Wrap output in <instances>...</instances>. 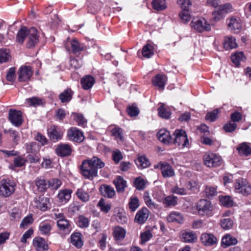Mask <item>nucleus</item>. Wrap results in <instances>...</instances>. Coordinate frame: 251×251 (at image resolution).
<instances>
[{
  "label": "nucleus",
  "mask_w": 251,
  "mask_h": 251,
  "mask_svg": "<svg viewBox=\"0 0 251 251\" xmlns=\"http://www.w3.org/2000/svg\"><path fill=\"white\" fill-rule=\"evenodd\" d=\"M167 77L166 75L160 74L157 75L152 79L153 84L161 89H164Z\"/></svg>",
  "instance_id": "18"
},
{
  "label": "nucleus",
  "mask_w": 251,
  "mask_h": 251,
  "mask_svg": "<svg viewBox=\"0 0 251 251\" xmlns=\"http://www.w3.org/2000/svg\"><path fill=\"white\" fill-rule=\"evenodd\" d=\"M116 220L121 224H124L127 223V218L125 213L123 211H119L116 215Z\"/></svg>",
  "instance_id": "58"
},
{
  "label": "nucleus",
  "mask_w": 251,
  "mask_h": 251,
  "mask_svg": "<svg viewBox=\"0 0 251 251\" xmlns=\"http://www.w3.org/2000/svg\"><path fill=\"white\" fill-rule=\"evenodd\" d=\"M246 57L243 52H236L231 56V61L237 66L240 65L241 61H244L246 60Z\"/></svg>",
  "instance_id": "35"
},
{
  "label": "nucleus",
  "mask_w": 251,
  "mask_h": 251,
  "mask_svg": "<svg viewBox=\"0 0 251 251\" xmlns=\"http://www.w3.org/2000/svg\"><path fill=\"white\" fill-rule=\"evenodd\" d=\"M72 52L75 54L79 53L84 49L83 44L80 43L76 39H73L70 43Z\"/></svg>",
  "instance_id": "27"
},
{
  "label": "nucleus",
  "mask_w": 251,
  "mask_h": 251,
  "mask_svg": "<svg viewBox=\"0 0 251 251\" xmlns=\"http://www.w3.org/2000/svg\"><path fill=\"white\" fill-rule=\"evenodd\" d=\"M237 243V240L229 234H226L222 239V244L225 247H227L232 245H235Z\"/></svg>",
  "instance_id": "30"
},
{
  "label": "nucleus",
  "mask_w": 251,
  "mask_h": 251,
  "mask_svg": "<svg viewBox=\"0 0 251 251\" xmlns=\"http://www.w3.org/2000/svg\"><path fill=\"white\" fill-rule=\"evenodd\" d=\"M196 238V235L193 231L185 232L182 234V239L185 242H193Z\"/></svg>",
  "instance_id": "45"
},
{
  "label": "nucleus",
  "mask_w": 251,
  "mask_h": 251,
  "mask_svg": "<svg viewBox=\"0 0 251 251\" xmlns=\"http://www.w3.org/2000/svg\"><path fill=\"white\" fill-rule=\"evenodd\" d=\"M177 3L180 6L182 10L189 9L192 5L190 0H177Z\"/></svg>",
  "instance_id": "61"
},
{
  "label": "nucleus",
  "mask_w": 251,
  "mask_h": 251,
  "mask_svg": "<svg viewBox=\"0 0 251 251\" xmlns=\"http://www.w3.org/2000/svg\"><path fill=\"white\" fill-rule=\"evenodd\" d=\"M33 75V71L29 66H22L18 72V81L20 82H27L30 80Z\"/></svg>",
  "instance_id": "7"
},
{
  "label": "nucleus",
  "mask_w": 251,
  "mask_h": 251,
  "mask_svg": "<svg viewBox=\"0 0 251 251\" xmlns=\"http://www.w3.org/2000/svg\"><path fill=\"white\" fill-rule=\"evenodd\" d=\"M214 206L211 201L205 200V216L211 217L213 215Z\"/></svg>",
  "instance_id": "46"
},
{
  "label": "nucleus",
  "mask_w": 251,
  "mask_h": 251,
  "mask_svg": "<svg viewBox=\"0 0 251 251\" xmlns=\"http://www.w3.org/2000/svg\"><path fill=\"white\" fill-rule=\"evenodd\" d=\"M112 235L116 242L122 241L126 237V231L123 227L117 226L113 227Z\"/></svg>",
  "instance_id": "13"
},
{
  "label": "nucleus",
  "mask_w": 251,
  "mask_h": 251,
  "mask_svg": "<svg viewBox=\"0 0 251 251\" xmlns=\"http://www.w3.org/2000/svg\"><path fill=\"white\" fill-rule=\"evenodd\" d=\"M219 111L218 109H215L212 111L207 113L205 120L209 121L211 122L215 121L218 117Z\"/></svg>",
  "instance_id": "49"
},
{
  "label": "nucleus",
  "mask_w": 251,
  "mask_h": 251,
  "mask_svg": "<svg viewBox=\"0 0 251 251\" xmlns=\"http://www.w3.org/2000/svg\"><path fill=\"white\" fill-rule=\"evenodd\" d=\"M135 161L138 168H146L150 165V161L145 155L139 156Z\"/></svg>",
  "instance_id": "33"
},
{
  "label": "nucleus",
  "mask_w": 251,
  "mask_h": 251,
  "mask_svg": "<svg viewBox=\"0 0 251 251\" xmlns=\"http://www.w3.org/2000/svg\"><path fill=\"white\" fill-rule=\"evenodd\" d=\"M67 136L70 140L77 143H81L84 139L83 133L76 127H71L68 131Z\"/></svg>",
  "instance_id": "9"
},
{
  "label": "nucleus",
  "mask_w": 251,
  "mask_h": 251,
  "mask_svg": "<svg viewBox=\"0 0 251 251\" xmlns=\"http://www.w3.org/2000/svg\"><path fill=\"white\" fill-rule=\"evenodd\" d=\"M104 163L97 156L84 160L80 166L81 174L86 179L92 180L98 176V170L103 168Z\"/></svg>",
  "instance_id": "1"
},
{
  "label": "nucleus",
  "mask_w": 251,
  "mask_h": 251,
  "mask_svg": "<svg viewBox=\"0 0 251 251\" xmlns=\"http://www.w3.org/2000/svg\"><path fill=\"white\" fill-rule=\"evenodd\" d=\"M48 134L50 140L53 142H56L62 138V134L57 126H50L48 129Z\"/></svg>",
  "instance_id": "12"
},
{
  "label": "nucleus",
  "mask_w": 251,
  "mask_h": 251,
  "mask_svg": "<svg viewBox=\"0 0 251 251\" xmlns=\"http://www.w3.org/2000/svg\"><path fill=\"white\" fill-rule=\"evenodd\" d=\"M10 57V51L7 49L0 50V63L8 61Z\"/></svg>",
  "instance_id": "55"
},
{
  "label": "nucleus",
  "mask_w": 251,
  "mask_h": 251,
  "mask_svg": "<svg viewBox=\"0 0 251 251\" xmlns=\"http://www.w3.org/2000/svg\"><path fill=\"white\" fill-rule=\"evenodd\" d=\"M237 127V125L236 123L229 122L224 126L223 128L226 132H232L236 129Z\"/></svg>",
  "instance_id": "59"
},
{
  "label": "nucleus",
  "mask_w": 251,
  "mask_h": 251,
  "mask_svg": "<svg viewBox=\"0 0 251 251\" xmlns=\"http://www.w3.org/2000/svg\"><path fill=\"white\" fill-rule=\"evenodd\" d=\"M195 209L197 212H194L195 213H197L199 215L203 216L204 215V200L202 199L200 200L196 204Z\"/></svg>",
  "instance_id": "57"
},
{
  "label": "nucleus",
  "mask_w": 251,
  "mask_h": 251,
  "mask_svg": "<svg viewBox=\"0 0 251 251\" xmlns=\"http://www.w3.org/2000/svg\"><path fill=\"white\" fill-rule=\"evenodd\" d=\"M237 44L236 39L232 36L225 37L224 43V47L226 50L236 48Z\"/></svg>",
  "instance_id": "26"
},
{
  "label": "nucleus",
  "mask_w": 251,
  "mask_h": 251,
  "mask_svg": "<svg viewBox=\"0 0 251 251\" xmlns=\"http://www.w3.org/2000/svg\"><path fill=\"white\" fill-rule=\"evenodd\" d=\"M167 220L169 222L181 223L183 220V218L180 213L174 212L169 215L167 217Z\"/></svg>",
  "instance_id": "37"
},
{
  "label": "nucleus",
  "mask_w": 251,
  "mask_h": 251,
  "mask_svg": "<svg viewBox=\"0 0 251 251\" xmlns=\"http://www.w3.org/2000/svg\"><path fill=\"white\" fill-rule=\"evenodd\" d=\"M26 39V47L28 49L34 47L39 42V35L37 30L34 27L28 28L25 26H21L16 36V42L20 44H23Z\"/></svg>",
  "instance_id": "2"
},
{
  "label": "nucleus",
  "mask_w": 251,
  "mask_h": 251,
  "mask_svg": "<svg viewBox=\"0 0 251 251\" xmlns=\"http://www.w3.org/2000/svg\"><path fill=\"white\" fill-rule=\"evenodd\" d=\"M160 170L164 177H170L175 176V172L172 167L167 162L160 164Z\"/></svg>",
  "instance_id": "16"
},
{
  "label": "nucleus",
  "mask_w": 251,
  "mask_h": 251,
  "mask_svg": "<svg viewBox=\"0 0 251 251\" xmlns=\"http://www.w3.org/2000/svg\"><path fill=\"white\" fill-rule=\"evenodd\" d=\"M191 25L198 31L202 32L204 31V26L203 25L201 20L195 18L191 23Z\"/></svg>",
  "instance_id": "43"
},
{
  "label": "nucleus",
  "mask_w": 251,
  "mask_h": 251,
  "mask_svg": "<svg viewBox=\"0 0 251 251\" xmlns=\"http://www.w3.org/2000/svg\"><path fill=\"white\" fill-rule=\"evenodd\" d=\"M172 143L182 148L187 147L189 144V140L186 132L182 129H176L173 134Z\"/></svg>",
  "instance_id": "4"
},
{
  "label": "nucleus",
  "mask_w": 251,
  "mask_h": 251,
  "mask_svg": "<svg viewBox=\"0 0 251 251\" xmlns=\"http://www.w3.org/2000/svg\"><path fill=\"white\" fill-rule=\"evenodd\" d=\"M95 83L94 78L91 75H86L81 79L82 88L85 90L90 89Z\"/></svg>",
  "instance_id": "25"
},
{
  "label": "nucleus",
  "mask_w": 251,
  "mask_h": 251,
  "mask_svg": "<svg viewBox=\"0 0 251 251\" xmlns=\"http://www.w3.org/2000/svg\"><path fill=\"white\" fill-rule=\"evenodd\" d=\"M242 23L240 19L231 18L228 24V26L230 30L234 33H237L240 32L242 28Z\"/></svg>",
  "instance_id": "22"
},
{
  "label": "nucleus",
  "mask_w": 251,
  "mask_h": 251,
  "mask_svg": "<svg viewBox=\"0 0 251 251\" xmlns=\"http://www.w3.org/2000/svg\"><path fill=\"white\" fill-rule=\"evenodd\" d=\"M73 91L70 88H67L59 95V99L62 103L68 102L72 99Z\"/></svg>",
  "instance_id": "24"
},
{
  "label": "nucleus",
  "mask_w": 251,
  "mask_h": 251,
  "mask_svg": "<svg viewBox=\"0 0 251 251\" xmlns=\"http://www.w3.org/2000/svg\"><path fill=\"white\" fill-rule=\"evenodd\" d=\"M27 102L30 106H38L43 105L45 101L43 99L37 97H33L26 99Z\"/></svg>",
  "instance_id": "50"
},
{
  "label": "nucleus",
  "mask_w": 251,
  "mask_h": 251,
  "mask_svg": "<svg viewBox=\"0 0 251 251\" xmlns=\"http://www.w3.org/2000/svg\"><path fill=\"white\" fill-rule=\"evenodd\" d=\"M158 113L160 117L165 119H170L171 115L170 111L164 107V104L163 103H160V106L158 108Z\"/></svg>",
  "instance_id": "36"
},
{
  "label": "nucleus",
  "mask_w": 251,
  "mask_h": 251,
  "mask_svg": "<svg viewBox=\"0 0 251 251\" xmlns=\"http://www.w3.org/2000/svg\"><path fill=\"white\" fill-rule=\"evenodd\" d=\"M237 150L241 155L247 156L251 154V148L246 143L241 145L237 148Z\"/></svg>",
  "instance_id": "39"
},
{
  "label": "nucleus",
  "mask_w": 251,
  "mask_h": 251,
  "mask_svg": "<svg viewBox=\"0 0 251 251\" xmlns=\"http://www.w3.org/2000/svg\"><path fill=\"white\" fill-rule=\"evenodd\" d=\"M147 182L141 177L135 178L134 181V185L136 189L138 190H143L146 186Z\"/></svg>",
  "instance_id": "51"
},
{
  "label": "nucleus",
  "mask_w": 251,
  "mask_h": 251,
  "mask_svg": "<svg viewBox=\"0 0 251 251\" xmlns=\"http://www.w3.org/2000/svg\"><path fill=\"white\" fill-rule=\"evenodd\" d=\"M33 245L38 251H45L48 250V245L44 239L38 237L33 239Z\"/></svg>",
  "instance_id": "17"
},
{
  "label": "nucleus",
  "mask_w": 251,
  "mask_h": 251,
  "mask_svg": "<svg viewBox=\"0 0 251 251\" xmlns=\"http://www.w3.org/2000/svg\"><path fill=\"white\" fill-rule=\"evenodd\" d=\"M142 54L145 58H151L154 54V47L150 44H146L142 49Z\"/></svg>",
  "instance_id": "28"
},
{
  "label": "nucleus",
  "mask_w": 251,
  "mask_h": 251,
  "mask_svg": "<svg viewBox=\"0 0 251 251\" xmlns=\"http://www.w3.org/2000/svg\"><path fill=\"white\" fill-rule=\"evenodd\" d=\"M220 199L222 204L227 207H231L233 205V201L232 197L229 196H222Z\"/></svg>",
  "instance_id": "52"
},
{
  "label": "nucleus",
  "mask_w": 251,
  "mask_h": 251,
  "mask_svg": "<svg viewBox=\"0 0 251 251\" xmlns=\"http://www.w3.org/2000/svg\"><path fill=\"white\" fill-rule=\"evenodd\" d=\"M72 152V147L68 144H60L55 149L56 153L60 157L70 156Z\"/></svg>",
  "instance_id": "10"
},
{
  "label": "nucleus",
  "mask_w": 251,
  "mask_h": 251,
  "mask_svg": "<svg viewBox=\"0 0 251 251\" xmlns=\"http://www.w3.org/2000/svg\"><path fill=\"white\" fill-rule=\"evenodd\" d=\"M71 243L78 249L81 248L83 245V242L81 238V234L79 232L73 233L71 236Z\"/></svg>",
  "instance_id": "23"
},
{
  "label": "nucleus",
  "mask_w": 251,
  "mask_h": 251,
  "mask_svg": "<svg viewBox=\"0 0 251 251\" xmlns=\"http://www.w3.org/2000/svg\"><path fill=\"white\" fill-rule=\"evenodd\" d=\"M217 242V238L211 233H205V246H212Z\"/></svg>",
  "instance_id": "42"
},
{
  "label": "nucleus",
  "mask_w": 251,
  "mask_h": 251,
  "mask_svg": "<svg viewBox=\"0 0 251 251\" xmlns=\"http://www.w3.org/2000/svg\"><path fill=\"white\" fill-rule=\"evenodd\" d=\"M74 121L77 123V125L82 127H85L87 124V120L83 115L80 113H72Z\"/></svg>",
  "instance_id": "38"
},
{
  "label": "nucleus",
  "mask_w": 251,
  "mask_h": 251,
  "mask_svg": "<svg viewBox=\"0 0 251 251\" xmlns=\"http://www.w3.org/2000/svg\"><path fill=\"white\" fill-rule=\"evenodd\" d=\"M242 119V115L241 113L236 111L231 114L230 120L234 123L239 122Z\"/></svg>",
  "instance_id": "64"
},
{
  "label": "nucleus",
  "mask_w": 251,
  "mask_h": 251,
  "mask_svg": "<svg viewBox=\"0 0 251 251\" xmlns=\"http://www.w3.org/2000/svg\"><path fill=\"white\" fill-rule=\"evenodd\" d=\"M128 207L130 211H135L140 206V202L137 197H131L128 203Z\"/></svg>",
  "instance_id": "40"
},
{
  "label": "nucleus",
  "mask_w": 251,
  "mask_h": 251,
  "mask_svg": "<svg viewBox=\"0 0 251 251\" xmlns=\"http://www.w3.org/2000/svg\"><path fill=\"white\" fill-rule=\"evenodd\" d=\"M157 137L159 141L164 144L172 143L173 138L171 136L170 132L165 129H160L157 133Z\"/></svg>",
  "instance_id": "14"
},
{
  "label": "nucleus",
  "mask_w": 251,
  "mask_h": 251,
  "mask_svg": "<svg viewBox=\"0 0 251 251\" xmlns=\"http://www.w3.org/2000/svg\"><path fill=\"white\" fill-rule=\"evenodd\" d=\"M162 203L165 207L175 206L177 203V198L174 196H168L162 201Z\"/></svg>",
  "instance_id": "29"
},
{
  "label": "nucleus",
  "mask_w": 251,
  "mask_h": 251,
  "mask_svg": "<svg viewBox=\"0 0 251 251\" xmlns=\"http://www.w3.org/2000/svg\"><path fill=\"white\" fill-rule=\"evenodd\" d=\"M149 216V211L146 207L140 209L136 214L134 221L139 224H143L147 221Z\"/></svg>",
  "instance_id": "11"
},
{
  "label": "nucleus",
  "mask_w": 251,
  "mask_h": 251,
  "mask_svg": "<svg viewBox=\"0 0 251 251\" xmlns=\"http://www.w3.org/2000/svg\"><path fill=\"white\" fill-rule=\"evenodd\" d=\"M181 21L183 23H187L191 20V12L189 9L181 10L179 14Z\"/></svg>",
  "instance_id": "44"
},
{
  "label": "nucleus",
  "mask_w": 251,
  "mask_h": 251,
  "mask_svg": "<svg viewBox=\"0 0 251 251\" xmlns=\"http://www.w3.org/2000/svg\"><path fill=\"white\" fill-rule=\"evenodd\" d=\"M15 67L10 68L6 75V80L9 82H13L15 78Z\"/></svg>",
  "instance_id": "60"
},
{
  "label": "nucleus",
  "mask_w": 251,
  "mask_h": 251,
  "mask_svg": "<svg viewBox=\"0 0 251 251\" xmlns=\"http://www.w3.org/2000/svg\"><path fill=\"white\" fill-rule=\"evenodd\" d=\"M205 156V165L208 167H217L223 163L221 157L215 153H209Z\"/></svg>",
  "instance_id": "6"
},
{
  "label": "nucleus",
  "mask_w": 251,
  "mask_h": 251,
  "mask_svg": "<svg viewBox=\"0 0 251 251\" xmlns=\"http://www.w3.org/2000/svg\"><path fill=\"white\" fill-rule=\"evenodd\" d=\"M8 118L12 124L16 126H20L23 122L22 113L20 111L10 109L9 111Z\"/></svg>",
  "instance_id": "8"
},
{
  "label": "nucleus",
  "mask_w": 251,
  "mask_h": 251,
  "mask_svg": "<svg viewBox=\"0 0 251 251\" xmlns=\"http://www.w3.org/2000/svg\"><path fill=\"white\" fill-rule=\"evenodd\" d=\"M151 5L152 8L156 11H162L167 8L166 0H152Z\"/></svg>",
  "instance_id": "31"
},
{
  "label": "nucleus",
  "mask_w": 251,
  "mask_h": 251,
  "mask_svg": "<svg viewBox=\"0 0 251 251\" xmlns=\"http://www.w3.org/2000/svg\"><path fill=\"white\" fill-rule=\"evenodd\" d=\"M33 222V218L31 215H28L24 218L20 224V227L26 228L29 224Z\"/></svg>",
  "instance_id": "62"
},
{
  "label": "nucleus",
  "mask_w": 251,
  "mask_h": 251,
  "mask_svg": "<svg viewBox=\"0 0 251 251\" xmlns=\"http://www.w3.org/2000/svg\"><path fill=\"white\" fill-rule=\"evenodd\" d=\"M77 225L80 227H87L89 225V220L84 216L79 215L78 217Z\"/></svg>",
  "instance_id": "56"
},
{
  "label": "nucleus",
  "mask_w": 251,
  "mask_h": 251,
  "mask_svg": "<svg viewBox=\"0 0 251 251\" xmlns=\"http://www.w3.org/2000/svg\"><path fill=\"white\" fill-rule=\"evenodd\" d=\"M57 225L60 230L66 231L67 232H69L71 230V225L66 219L58 220Z\"/></svg>",
  "instance_id": "34"
},
{
  "label": "nucleus",
  "mask_w": 251,
  "mask_h": 251,
  "mask_svg": "<svg viewBox=\"0 0 251 251\" xmlns=\"http://www.w3.org/2000/svg\"><path fill=\"white\" fill-rule=\"evenodd\" d=\"M76 194L79 200L83 202H86L90 199L89 195L82 189H77Z\"/></svg>",
  "instance_id": "48"
},
{
  "label": "nucleus",
  "mask_w": 251,
  "mask_h": 251,
  "mask_svg": "<svg viewBox=\"0 0 251 251\" xmlns=\"http://www.w3.org/2000/svg\"><path fill=\"white\" fill-rule=\"evenodd\" d=\"M72 190L70 189H61L59 191L57 199L59 202L66 203L71 199Z\"/></svg>",
  "instance_id": "15"
},
{
  "label": "nucleus",
  "mask_w": 251,
  "mask_h": 251,
  "mask_svg": "<svg viewBox=\"0 0 251 251\" xmlns=\"http://www.w3.org/2000/svg\"><path fill=\"white\" fill-rule=\"evenodd\" d=\"M123 158V155L119 150L112 152V159L115 163H118Z\"/></svg>",
  "instance_id": "63"
},
{
  "label": "nucleus",
  "mask_w": 251,
  "mask_h": 251,
  "mask_svg": "<svg viewBox=\"0 0 251 251\" xmlns=\"http://www.w3.org/2000/svg\"><path fill=\"white\" fill-rule=\"evenodd\" d=\"M234 186L236 193L244 196H248L251 193V186L243 178L238 179L234 183Z\"/></svg>",
  "instance_id": "5"
},
{
  "label": "nucleus",
  "mask_w": 251,
  "mask_h": 251,
  "mask_svg": "<svg viewBox=\"0 0 251 251\" xmlns=\"http://www.w3.org/2000/svg\"><path fill=\"white\" fill-rule=\"evenodd\" d=\"M113 183L115 185L117 191L118 193L124 192L127 186L126 181L121 176H118L113 180Z\"/></svg>",
  "instance_id": "20"
},
{
  "label": "nucleus",
  "mask_w": 251,
  "mask_h": 251,
  "mask_svg": "<svg viewBox=\"0 0 251 251\" xmlns=\"http://www.w3.org/2000/svg\"><path fill=\"white\" fill-rule=\"evenodd\" d=\"M127 112L130 117H136L139 114L140 111L136 104H132L127 107Z\"/></svg>",
  "instance_id": "54"
},
{
  "label": "nucleus",
  "mask_w": 251,
  "mask_h": 251,
  "mask_svg": "<svg viewBox=\"0 0 251 251\" xmlns=\"http://www.w3.org/2000/svg\"><path fill=\"white\" fill-rule=\"evenodd\" d=\"M217 194V188L206 186L205 187V197L209 199H211Z\"/></svg>",
  "instance_id": "47"
},
{
  "label": "nucleus",
  "mask_w": 251,
  "mask_h": 251,
  "mask_svg": "<svg viewBox=\"0 0 251 251\" xmlns=\"http://www.w3.org/2000/svg\"><path fill=\"white\" fill-rule=\"evenodd\" d=\"M39 228L41 234L49 235L51 229V226L49 223L42 222L40 224Z\"/></svg>",
  "instance_id": "41"
},
{
  "label": "nucleus",
  "mask_w": 251,
  "mask_h": 251,
  "mask_svg": "<svg viewBox=\"0 0 251 251\" xmlns=\"http://www.w3.org/2000/svg\"><path fill=\"white\" fill-rule=\"evenodd\" d=\"M220 224L223 229L228 230L232 227L233 221L229 218H225L221 220Z\"/></svg>",
  "instance_id": "53"
},
{
  "label": "nucleus",
  "mask_w": 251,
  "mask_h": 251,
  "mask_svg": "<svg viewBox=\"0 0 251 251\" xmlns=\"http://www.w3.org/2000/svg\"><path fill=\"white\" fill-rule=\"evenodd\" d=\"M100 192L104 197L111 198L115 195L114 189L111 186L104 184L100 186Z\"/></svg>",
  "instance_id": "21"
},
{
  "label": "nucleus",
  "mask_w": 251,
  "mask_h": 251,
  "mask_svg": "<svg viewBox=\"0 0 251 251\" xmlns=\"http://www.w3.org/2000/svg\"><path fill=\"white\" fill-rule=\"evenodd\" d=\"M35 184L38 191L40 192H44L49 188V181H47L44 179L37 178L35 180Z\"/></svg>",
  "instance_id": "32"
},
{
  "label": "nucleus",
  "mask_w": 251,
  "mask_h": 251,
  "mask_svg": "<svg viewBox=\"0 0 251 251\" xmlns=\"http://www.w3.org/2000/svg\"><path fill=\"white\" fill-rule=\"evenodd\" d=\"M36 207L41 210L46 211L50 206V200L47 197L40 196L38 201H35Z\"/></svg>",
  "instance_id": "19"
},
{
  "label": "nucleus",
  "mask_w": 251,
  "mask_h": 251,
  "mask_svg": "<svg viewBox=\"0 0 251 251\" xmlns=\"http://www.w3.org/2000/svg\"><path fill=\"white\" fill-rule=\"evenodd\" d=\"M15 183L9 179H2L0 181V196L7 198L15 191Z\"/></svg>",
  "instance_id": "3"
}]
</instances>
